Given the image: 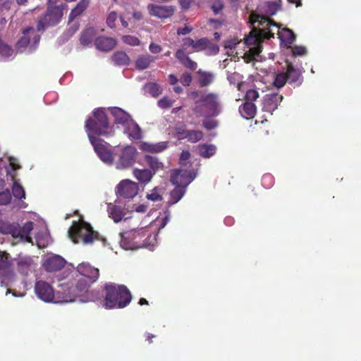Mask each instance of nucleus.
<instances>
[{
	"instance_id": "1",
	"label": "nucleus",
	"mask_w": 361,
	"mask_h": 361,
	"mask_svg": "<svg viewBox=\"0 0 361 361\" xmlns=\"http://www.w3.org/2000/svg\"><path fill=\"white\" fill-rule=\"evenodd\" d=\"M249 23L252 26L249 35L244 38L245 44L247 47L259 45L264 39H269L274 37L271 26L276 27L275 22L271 19L263 17L256 13H250Z\"/></svg>"
},
{
	"instance_id": "2",
	"label": "nucleus",
	"mask_w": 361,
	"mask_h": 361,
	"mask_svg": "<svg viewBox=\"0 0 361 361\" xmlns=\"http://www.w3.org/2000/svg\"><path fill=\"white\" fill-rule=\"evenodd\" d=\"M103 306L106 309L124 308L132 300L130 290L124 285L107 283L103 287Z\"/></svg>"
},
{
	"instance_id": "3",
	"label": "nucleus",
	"mask_w": 361,
	"mask_h": 361,
	"mask_svg": "<svg viewBox=\"0 0 361 361\" xmlns=\"http://www.w3.org/2000/svg\"><path fill=\"white\" fill-rule=\"evenodd\" d=\"M88 138L91 136L111 137L114 135V127L109 123L104 110L97 108L92 111V116L89 117L85 124Z\"/></svg>"
},
{
	"instance_id": "4",
	"label": "nucleus",
	"mask_w": 361,
	"mask_h": 361,
	"mask_svg": "<svg viewBox=\"0 0 361 361\" xmlns=\"http://www.w3.org/2000/svg\"><path fill=\"white\" fill-rule=\"evenodd\" d=\"M76 271L78 274L77 275L78 279L75 285V295L87 292L91 285L96 282L99 277V269L89 263L82 262L79 264Z\"/></svg>"
},
{
	"instance_id": "5",
	"label": "nucleus",
	"mask_w": 361,
	"mask_h": 361,
	"mask_svg": "<svg viewBox=\"0 0 361 361\" xmlns=\"http://www.w3.org/2000/svg\"><path fill=\"white\" fill-rule=\"evenodd\" d=\"M68 235L74 243H78L80 240L83 244H91L94 241H105L98 232L94 231L89 224L83 221H74L68 229Z\"/></svg>"
},
{
	"instance_id": "6",
	"label": "nucleus",
	"mask_w": 361,
	"mask_h": 361,
	"mask_svg": "<svg viewBox=\"0 0 361 361\" xmlns=\"http://www.w3.org/2000/svg\"><path fill=\"white\" fill-rule=\"evenodd\" d=\"M149 236L148 231L143 228L131 229L121 233V245L125 250H135L147 246L145 242Z\"/></svg>"
},
{
	"instance_id": "7",
	"label": "nucleus",
	"mask_w": 361,
	"mask_h": 361,
	"mask_svg": "<svg viewBox=\"0 0 361 361\" xmlns=\"http://www.w3.org/2000/svg\"><path fill=\"white\" fill-rule=\"evenodd\" d=\"M57 0H48V6L46 13L39 19L37 30H41L47 27L54 26L61 20L64 6H56Z\"/></svg>"
},
{
	"instance_id": "8",
	"label": "nucleus",
	"mask_w": 361,
	"mask_h": 361,
	"mask_svg": "<svg viewBox=\"0 0 361 361\" xmlns=\"http://www.w3.org/2000/svg\"><path fill=\"white\" fill-rule=\"evenodd\" d=\"M89 140L99 159L106 164H111L114 157L112 151L109 148V145L97 136L90 135Z\"/></svg>"
},
{
	"instance_id": "9",
	"label": "nucleus",
	"mask_w": 361,
	"mask_h": 361,
	"mask_svg": "<svg viewBox=\"0 0 361 361\" xmlns=\"http://www.w3.org/2000/svg\"><path fill=\"white\" fill-rule=\"evenodd\" d=\"M137 155V149L132 145L123 147L117 162V169H123L128 168L135 163Z\"/></svg>"
},
{
	"instance_id": "10",
	"label": "nucleus",
	"mask_w": 361,
	"mask_h": 361,
	"mask_svg": "<svg viewBox=\"0 0 361 361\" xmlns=\"http://www.w3.org/2000/svg\"><path fill=\"white\" fill-rule=\"evenodd\" d=\"M139 190L138 184L130 180H123L116 187V194L119 197L132 199L137 195Z\"/></svg>"
},
{
	"instance_id": "11",
	"label": "nucleus",
	"mask_w": 361,
	"mask_h": 361,
	"mask_svg": "<svg viewBox=\"0 0 361 361\" xmlns=\"http://www.w3.org/2000/svg\"><path fill=\"white\" fill-rule=\"evenodd\" d=\"M195 176L186 170L174 169L171 173V182L174 185H180L183 188L190 184L193 179Z\"/></svg>"
},
{
	"instance_id": "12",
	"label": "nucleus",
	"mask_w": 361,
	"mask_h": 361,
	"mask_svg": "<svg viewBox=\"0 0 361 361\" xmlns=\"http://www.w3.org/2000/svg\"><path fill=\"white\" fill-rule=\"evenodd\" d=\"M35 290L39 298L44 302H49L54 300L55 294L52 287L44 281L36 282Z\"/></svg>"
},
{
	"instance_id": "13",
	"label": "nucleus",
	"mask_w": 361,
	"mask_h": 361,
	"mask_svg": "<svg viewBox=\"0 0 361 361\" xmlns=\"http://www.w3.org/2000/svg\"><path fill=\"white\" fill-rule=\"evenodd\" d=\"M195 103H203L204 106L210 109L212 116H216L220 112L219 109L218 95L215 93L202 94L200 99L195 101Z\"/></svg>"
},
{
	"instance_id": "14",
	"label": "nucleus",
	"mask_w": 361,
	"mask_h": 361,
	"mask_svg": "<svg viewBox=\"0 0 361 361\" xmlns=\"http://www.w3.org/2000/svg\"><path fill=\"white\" fill-rule=\"evenodd\" d=\"M281 1H266L259 6L255 11L251 13H256L263 17L270 19L269 17L275 15L280 9Z\"/></svg>"
},
{
	"instance_id": "15",
	"label": "nucleus",
	"mask_w": 361,
	"mask_h": 361,
	"mask_svg": "<svg viewBox=\"0 0 361 361\" xmlns=\"http://www.w3.org/2000/svg\"><path fill=\"white\" fill-rule=\"evenodd\" d=\"M283 97L279 93L267 94L264 97L262 109L271 114L278 109Z\"/></svg>"
},
{
	"instance_id": "16",
	"label": "nucleus",
	"mask_w": 361,
	"mask_h": 361,
	"mask_svg": "<svg viewBox=\"0 0 361 361\" xmlns=\"http://www.w3.org/2000/svg\"><path fill=\"white\" fill-rule=\"evenodd\" d=\"M10 255L5 251L0 250V272L8 278L11 279L14 276V272L12 268V262L9 259Z\"/></svg>"
},
{
	"instance_id": "17",
	"label": "nucleus",
	"mask_w": 361,
	"mask_h": 361,
	"mask_svg": "<svg viewBox=\"0 0 361 361\" xmlns=\"http://www.w3.org/2000/svg\"><path fill=\"white\" fill-rule=\"evenodd\" d=\"M66 264L65 259L59 255L47 258L44 262V268L47 271L54 272L62 269Z\"/></svg>"
},
{
	"instance_id": "18",
	"label": "nucleus",
	"mask_w": 361,
	"mask_h": 361,
	"mask_svg": "<svg viewBox=\"0 0 361 361\" xmlns=\"http://www.w3.org/2000/svg\"><path fill=\"white\" fill-rule=\"evenodd\" d=\"M148 9L151 16H154L159 18H169L174 13L173 7L167 6L149 4Z\"/></svg>"
},
{
	"instance_id": "19",
	"label": "nucleus",
	"mask_w": 361,
	"mask_h": 361,
	"mask_svg": "<svg viewBox=\"0 0 361 361\" xmlns=\"http://www.w3.org/2000/svg\"><path fill=\"white\" fill-rule=\"evenodd\" d=\"M94 44L96 48L100 51H109L116 47L117 41L112 37L101 36L96 38Z\"/></svg>"
},
{
	"instance_id": "20",
	"label": "nucleus",
	"mask_w": 361,
	"mask_h": 361,
	"mask_svg": "<svg viewBox=\"0 0 361 361\" xmlns=\"http://www.w3.org/2000/svg\"><path fill=\"white\" fill-rule=\"evenodd\" d=\"M109 111L114 118L115 123L122 125L123 127L132 119L129 114L119 107H111Z\"/></svg>"
},
{
	"instance_id": "21",
	"label": "nucleus",
	"mask_w": 361,
	"mask_h": 361,
	"mask_svg": "<svg viewBox=\"0 0 361 361\" xmlns=\"http://www.w3.org/2000/svg\"><path fill=\"white\" fill-rule=\"evenodd\" d=\"M124 133L128 135L131 140H138L142 138V131L140 127L132 118L128 123L124 126Z\"/></svg>"
},
{
	"instance_id": "22",
	"label": "nucleus",
	"mask_w": 361,
	"mask_h": 361,
	"mask_svg": "<svg viewBox=\"0 0 361 361\" xmlns=\"http://www.w3.org/2000/svg\"><path fill=\"white\" fill-rule=\"evenodd\" d=\"M188 53H183L182 50H177L175 56L185 68L190 71H195L197 64L188 56Z\"/></svg>"
},
{
	"instance_id": "23",
	"label": "nucleus",
	"mask_w": 361,
	"mask_h": 361,
	"mask_svg": "<svg viewBox=\"0 0 361 361\" xmlns=\"http://www.w3.org/2000/svg\"><path fill=\"white\" fill-rule=\"evenodd\" d=\"M238 111L243 118L246 119H250L253 118L256 115L257 106L252 102H245L242 105L239 106Z\"/></svg>"
},
{
	"instance_id": "24",
	"label": "nucleus",
	"mask_w": 361,
	"mask_h": 361,
	"mask_svg": "<svg viewBox=\"0 0 361 361\" xmlns=\"http://www.w3.org/2000/svg\"><path fill=\"white\" fill-rule=\"evenodd\" d=\"M286 74H287V79L289 83L298 82V85L301 84V72L299 69H296L291 63H287Z\"/></svg>"
},
{
	"instance_id": "25",
	"label": "nucleus",
	"mask_w": 361,
	"mask_h": 361,
	"mask_svg": "<svg viewBox=\"0 0 361 361\" xmlns=\"http://www.w3.org/2000/svg\"><path fill=\"white\" fill-rule=\"evenodd\" d=\"M90 0H80L75 8H73L68 16V23L73 21L75 18L80 16L89 6Z\"/></svg>"
},
{
	"instance_id": "26",
	"label": "nucleus",
	"mask_w": 361,
	"mask_h": 361,
	"mask_svg": "<svg viewBox=\"0 0 361 361\" xmlns=\"http://www.w3.org/2000/svg\"><path fill=\"white\" fill-rule=\"evenodd\" d=\"M155 59L156 58L154 56L149 54L140 55L135 61V68L140 71L147 69Z\"/></svg>"
},
{
	"instance_id": "27",
	"label": "nucleus",
	"mask_w": 361,
	"mask_h": 361,
	"mask_svg": "<svg viewBox=\"0 0 361 361\" xmlns=\"http://www.w3.org/2000/svg\"><path fill=\"white\" fill-rule=\"evenodd\" d=\"M111 59L115 66H128L130 63V58L123 51H118L114 53Z\"/></svg>"
},
{
	"instance_id": "28",
	"label": "nucleus",
	"mask_w": 361,
	"mask_h": 361,
	"mask_svg": "<svg viewBox=\"0 0 361 361\" xmlns=\"http://www.w3.org/2000/svg\"><path fill=\"white\" fill-rule=\"evenodd\" d=\"M108 211L109 213V216L116 223L120 222L123 219L126 214L123 209L121 207L111 204H109Z\"/></svg>"
},
{
	"instance_id": "29",
	"label": "nucleus",
	"mask_w": 361,
	"mask_h": 361,
	"mask_svg": "<svg viewBox=\"0 0 361 361\" xmlns=\"http://www.w3.org/2000/svg\"><path fill=\"white\" fill-rule=\"evenodd\" d=\"M96 35V30L92 27L85 28L80 34V42L82 45L86 46L90 44Z\"/></svg>"
},
{
	"instance_id": "30",
	"label": "nucleus",
	"mask_w": 361,
	"mask_h": 361,
	"mask_svg": "<svg viewBox=\"0 0 361 361\" xmlns=\"http://www.w3.org/2000/svg\"><path fill=\"white\" fill-rule=\"evenodd\" d=\"M145 161L148 165V166L153 171L154 175L160 170L164 169V164L162 162L159 161V159L157 157L151 156V155H145Z\"/></svg>"
},
{
	"instance_id": "31",
	"label": "nucleus",
	"mask_w": 361,
	"mask_h": 361,
	"mask_svg": "<svg viewBox=\"0 0 361 361\" xmlns=\"http://www.w3.org/2000/svg\"><path fill=\"white\" fill-rule=\"evenodd\" d=\"M133 175L141 183H149L152 178L154 173L149 169H135L133 171Z\"/></svg>"
},
{
	"instance_id": "32",
	"label": "nucleus",
	"mask_w": 361,
	"mask_h": 361,
	"mask_svg": "<svg viewBox=\"0 0 361 361\" xmlns=\"http://www.w3.org/2000/svg\"><path fill=\"white\" fill-rule=\"evenodd\" d=\"M185 192V188L180 185H176L175 188L170 192L169 199L168 201L169 205H173L177 203L183 197Z\"/></svg>"
},
{
	"instance_id": "33",
	"label": "nucleus",
	"mask_w": 361,
	"mask_h": 361,
	"mask_svg": "<svg viewBox=\"0 0 361 361\" xmlns=\"http://www.w3.org/2000/svg\"><path fill=\"white\" fill-rule=\"evenodd\" d=\"M0 224L1 223L0 222ZM0 232L3 233H9L15 238H20V225L17 224H8L0 226Z\"/></svg>"
},
{
	"instance_id": "34",
	"label": "nucleus",
	"mask_w": 361,
	"mask_h": 361,
	"mask_svg": "<svg viewBox=\"0 0 361 361\" xmlns=\"http://www.w3.org/2000/svg\"><path fill=\"white\" fill-rule=\"evenodd\" d=\"M279 37L287 47H290L295 40L296 36L290 29L285 28L282 33H280Z\"/></svg>"
},
{
	"instance_id": "35",
	"label": "nucleus",
	"mask_w": 361,
	"mask_h": 361,
	"mask_svg": "<svg viewBox=\"0 0 361 361\" xmlns=\"http://www.w3.org/2000/svg\"><path fill=\"white\" fill-rule=\"evenodd\" d=\"M199 154L203 158H209L216 153V147L214 145H200L198 146Z\"/></svg>"
},
{
	"instance_id": "36",
	"label": "nucleus",
	"mask_w": 361,
	"mask_h": 361,
	"mask_svg": "<svg viewBox=\"0 0 361 361\" xmlns=\"http://www.w3.org/2000/svg\"><path fill=\"white\" fill-rule=\"evenodd\" d=\"M209 43V39L207 37L200 38L196 41L193 39L192 47L190 51H188V54L192 52H199L206 50L207 44Z\"/></svg>"
},
{
	"instance_id": "37",
	"label": "nucleus",
	"mask_w": 361,
	"mask_h": 361,
	"mask_svg": "<svg viewBox=\"0 0 361 361\" xmlns=\"http://www.w3.org/2000/svg\"><path fill=\"white\" fill-rule=\"evenodd\" d=\"M33 229V223L32 221L26 222L23 226H20V239L30 241V234Z\"/></svg>"
},
{
	"instance_id": "38",
	"label": "nucleus",
	"mask_w": 361,
	"mask_h": 361,
	"mask_svg": "<svg viewBox=\"0 0 361 361\" xmlns=\"http://www.w3.org/2000/svg\"><path fill=\"white\" fill-rule=\"evenodd\" d=\"M198 74V82L200 87L208 86L212 82L214 77L212 73L199 71Z\"/></svg>"
},
{
	"instance_id": "39",
	"label": "nucleus",
	"mask_w": 361,
	"mask_h": 361,
	"mask_svg": "<svg viewBox=\"0 0 361 361\" xmlns=\"http://www.w3.org/2000/svg\"><path fill=\"white\" fill-rule=\"evenodd\" d=\"M30 265V258L20 259L17 263V270L22 274L27 275Z\"/></svg>"
},
{
	"instance_id": "40",
	"label": "nucleus",
	"mask_w": 361,
	"mask_h": 361,
	"mask_svg": "<svg viewBox=\"0 0 361 361\" xmlns=\"http://www.w3.org/2000/svg\"><path fill=\"white\" fill-rule=\"evenodd\" d=\"M203 132L199 130H190L188 135H185L188 142L195 143L200 141L203 138Z\"/></svg>"
},
{
	"instance_id": "41",
	"label": "nucleus",
	"mask_w": 361,
	"mask_h": 361,
	"mask_svg": "<svg viewBox=\"0 0 361 361\" xmlns=\"http://www.w3.org/2000/svg\"><path fill=\"white\" fill-rule=\"evenodd\" d=\"M12 193L17 199L22 200L25 198V192L23 187L16 180H14L13 184Z\"/></svg>"
},
{
	"instance_id": "42",
	"label": "nucleus",
	"mask_w": 361,
	"mask_h": 361,
	"mask_svg": "<svg viewBox=\"0 0 361 361\" xmlns=\"http://www.w3.org/2000/svg\"><path fill=\"white\" fill-rule=\"evenodd\" d=\"M287 81V74H286V72H281L276 75L273 85L279 89L283 87Z\"/></svg>"
},
{
	"instance_id": "43",
	"label": "nucleus",
	"mask_w": 361,
	"mask_h": 361,
	"mask_svg": "<svg viewBox=\"0 0 361 361\" xmlns=\"http://www.w3.org/2000/svg\"><path fill=\"white\" fill-rule=\"evenodd\" d=\"M219 121L216 119L211 118L209 116H205V118L202 121V126L207 130H213L217 128Z\"/></svg>"
},
{
	"instance_id": "44",
	"label": "nucleus",
	"mask_w": 361,
	"mask_h": 361,
	"mask_svg": "<svg viewBox=\"0 0 361 361\" xmlns=\"http://www.w3.org/2000/svg\"><path fill=\"white\" fill-rule=\"evenodd\" d=\"M160 191L161 188H159V187H155L150 191L149 193L147 195L146 197L147 200L154 202L162 200L163 198L161 195L160 194Z\"/></svg>"
},
{
	"instance_id": "45",
	"label": "nucleus",
	"mask_w": 361,
	"mask_h": 361,
	"mask_svg": "<svg viewBox=\"0 0 361 361\" xmlns=\"http://www.w3.org/2000/svg\"><path fill=\"white\" fill-rule=\"evenodd\" d=\"M174 130L178 140H184L190 130H187L184 125L178 124L175 126Z\"/></svg>"
},
{
	"instance_id": "46",
	"label": "nucleus",
	"mask_w": 361,
	"mask_h": 361,
	"mask_svg": "<svg viewBox=\"0 0 361 361\" xmlns=\"http://www.w3.org/2000/svg\"><path fill=\"white\" fill-rule=\"evenodd\" d=\"M122 40L125 44L133 47L138 46L140 44V41L137 37L131 35H123Z\"/></svg>"
},
{
	"instance_id": "47",
	"label": "nucleus",
	"mask_w": 361,
	"mask_h": 361,
	"mask_svg": "<svg viewBox=\"0 0 361 361\" xmlns=\"http://www.w3.org/2000/svg\"><path fill=\"white\" fill-rule=\"evenodd\" d=\"M259 97V94L256 90L250 89L247 90L245 99V102H252Z\"/></svg>"
},
{
	"instance_id": "48",
	"label": "nucleus",
	"mask_w": 361,
	"mask_h": 361,
	"mask_svg": "<svg viewBox=\"0 0 361 361\" xmlns=\"http://www.w3.org/2000/svg\"><path fill=\"white\" fill-rule=\"evenodd\" d=\"M79 27L80 24L78 22L73 23L63 33V37L66 39L70 38L79 30Z\"/></svg>"
},
{
	"instance_id": "49",
	"label": "nucleus",
	"mask_w": 361,
	"mask_h": 361,
	"mask_svg": "<svg viewBox=\"0 0 361 361\" xmlns=\"http://www.w3.org/2000/svg\"><path fill=\"white\" fill-rule=\"evenodd\" d=\"M11 200V194L9 190H6L0 192V204L6 205Z\"/></svg>"
},
{
	"instance_id": "50",
	"label": "nucleus",
	"mask_w": 361,
	"mask_h": 361,
	"mask_svg": "<svg viewBox=\"0 0 361 361\" xmlns=\"http://www.w3.org/2000/svg\"><path fill=\"white\" fill-rule=\"evenodd\" d=\"M228 80L231 84L236 85L238 90H240L241 86L243 85L242 82H239V73H231L227 77Z\"/></svg>"
},
{
	"instance_id": "51",
	"label": "nucleus",
	"mask_w": 361,
	"mask_h": 361,
	"mask_svg": "<svg viewBox=\"0 0 361 361\" xmlns=\"http://www.w3.org/2000/svg\"><path fill=\"white\" fill-rule=\"evenodd\" d=\"M204 51L207 55H216L219 51V47L209 39V43L207 44L206 50Z\"/></svg>"
},
{
	"instance_id": "52",
	"label": "nucleus",
	"mask_w": 361,
	"mask_h": 361,
	"mask_svg": "<svg viewBox=\"0 0 361 361\" xmlns=\"http://www.w3.org/2000/svg\"><path fill=\"white\" fill-rule=\"evenodd\" d=\"M147 89L150 94L154 97H158L161 93V88L157 83H149L147 85Z\"/></svg>"
},
{
	"instance_id": "53",
	"label": "nucleus",
	"mask_w": 361,
	"mask_h": 361,
	"mask_svg": "<svg viewBox=\"0 0 361 361\" xmlns=\"http://www.w3.org/2000/svg\"><path fill=\"white\" fill-rule=\"evenodd\" d=\"M224 7V6L222 0H212L211 9L213 11L214 14H218Z\"/></svg>"
},
{
	"instance_id": "54",
	"label": "nucleus",
	"mask_w": 361,
	"mask_h": 361,
	"mask_svg": "<svg viewBox=\"0 0 361 361\" xmlns=\"http://www.w3.org/2000/svg\"><path fill=\"white\" fill-rule=\"evenodd\" d=\"M118 18V15L116 12L112 11L111 12L107 18H106V24L111 28H114L116 27V22Z\"/></svg>"
},
{
	"instance_id": "55",
	"label": "nucleus",
	"mask_w": 361,
	"mask_h": 361,
	"mask_svg": "<svg viewBox=\"0 0 361 361\" xmlns=\"http://www.w3.org/2000/svg\"><path fill=\"white\" fill-rule=\"evenodd\" d=\"M152 153H159L165 150L168 147L167 142H160L158 143H152Z\"/></svg>"
},
{
	"instance_id": "56",
	"label": "nucleus",
	"mask_w": 361,
	"mask_h": 361,
	"mask_svg": "<svg viewBox=\"0 0 361 361\" xmlns=\"http://www.w3.org/2000/svg\"><path fill=\"white\" fill-rule=\"evenodd\" d=\"M193 39L190 37L183 38L182 40L181 48L178 50H182L183 53H188L187 50L189 47H192Z\"/></svg>"
},
{
	"instance_id": "57",
	"label": "nucleus",
	"mask_w": 361,
	"mask_h": 361,
	"mask_svg": "<svg viewBox=\"0 0 361 361\" xmlns=\"http://www.w3.org/2000/svg\"><path fill=\"white\" fill-rule=\"evenodd\" d=\"M30 39L26 36L22 37L16 44V48L18 50L22 51V49L26 48L30 44Z\"/></svg>"
},
{
	"instance_id": "58",
	"label": "nucleus",
	"mask_w": 361,
	"mask_h": 361,
	"mask_svg": "<svg viewBox=\"0 0 361 361\" xmlns=\"http://www.w3.org/2000/svg\"><path fill=\"white\" fill-rule=\"evenodd\" d=\"M180 82L185 87L189 86L192 82L191 74L187 72L183 73L180 78Z\"/></svg>"
},
{
	"instance_id": "59",
	"label": "nucleus",
	"mask_w": 361,
	"mask_h": 361,
	"mask_svg": "<svg viewBox=\"0 0 361 361\" xmlns=\"http://www.w3.org/2000/svg\"><path fill=\"white\" fill-rule=\"evenodd\" d=\"M173 105V101L168 97H163L158 102V106L162 109L169 108Z\"/></svg>"
},
{
	"instance_id": "60",
	"label": "nucleus",
	"mask_w": 361,
	"mask_h": 361,
	"mask_svg": "<svg viewBox=\"0 0 361 361\" xmlns=\"http://www.w3.org/2000/svg\"><path fill=\"white\" fill-rule=\"evenodd\" d=\"M292 52L294 56H304L307 53L306 48L302 46H295L292 48Z\"/></svg>"
},
{
	"instance_id": "61",
	"label": "nucleus",
	"mask_w": 361,
	"mask_h": 361,
	"mask_svg": "<svg viewBox=\"0 0 361 361\" xmlns=\"http://www.w3.org/2000/svg\"><path fill=\"white\" fill-rule=\"evenodd\" d=\"M149 50L152 54H159L162 51V48L160 45L152 42L149 46Z\"/></svg>"
},
{
	"instance_id": "62",
	"label": "nucleus",
	"mask_w": 361,
	"mask_h": 361,
	"mask_svg": "<svg viewBox=\"0 0 361 361\" xmlns=\"http://www.w3.org/2000/svg\"><path fill=\"white\" fill-rule=\"evenodd\" d=\"M190 152L187 150H183L180 155V158H179L180 164H185V162L186 161H188L190 159Z\"/></svg>"
},
{
	"instance_id": "63",
	"label": "nucleus",
	"mask_w": 361,
	"mask_h": 361,
	"mask_svg": "<svg viewBox=\"0 0 361 361\" xmlns=\"http://www.w3.org/2000/svg\"><path fill=\"white\" fill-rule=\"evenodd\" d=\"M248 51L255 58V56L259 55V53L262 51V45L259 44L250 47Z\"/></svg>"
},
{
	"instance_id": "64",
	"label": "nucleus",
	"mask_w": 361,
	"mask_h": 361,
	"mask_svg": "<svg viewBox=\"0 0 361 361\" xmlns=\"http://www.w3.org/2000/svg\"><path fill=\"white\" fill-rule=\"evenodd\" d=\"M203 107H204V105H196L192 109V111L198 117H200V116L205 117L206 115L203 113Z\"/></svg>"
}]
</instances>
